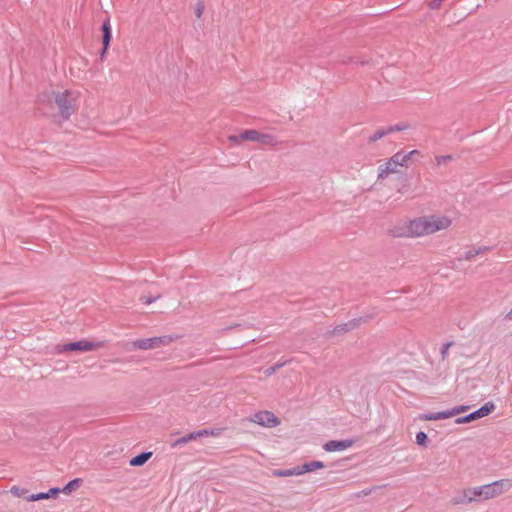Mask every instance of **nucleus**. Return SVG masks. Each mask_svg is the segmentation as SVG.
Instances as JSON below:
<instances>
[{
  "instance_id": "8",
  "label": "nucleus",
  "mask_w": 512,
  "mask_h": 512,
  "mask_svg": "<svg viewBox=\"0 0 512 512\" xmlns=\"http://www.w3.org/2000/svg\"><path fill=\"white\" fill-rule=\"evenodd\" d=\"M221 434V429H202L199 431L191 432L186 434L185 436L177 439L173 444L172 447L180 446L183 444H186L190 441L197 440L202 437H218Z\"/></svg>"
},
{
  "instance_id": "9",
  "label": "nucleus",
  "mask_w": 512,
  "mask_h": 512,
  "mask_svg": "<svg viewBox=\"0 0 512 512\" xmlns=\"http://www.w3.org/2000/svg\"><path fill=\"white\" fill-rule=\"evenodd\" d=\"M260 134H261V132H259L257 130H254V129H250V130L243 131L238 136H230L229 140L233 141L236 144H241L244 141H250V142H257L258 143Z\"/></svg>"
},
{
  "instance_id": "18",
  "label": "nucleus",
  "mask_w": 512,
  "mask_h": 512,
  "mask_svg": "<svg viewBox=\"0 0 512 512\" xmlns=\"http://www.w3.org/2000/svg\"><path fill=\"white\" fill-rule=\"evenodd\" d=\"M453 412H452V409L451 410H448V411H442V412H438V413H432V414H429V415H426L423 417L424 420H429V421H432V420H441V419H448V418H451L453 417Z\"/></svg>"
},
{
  "instance_id": "11",
  "label": "nucleus",
  "mask_w": 512,
  "mask_h": 512,
  "mask_svg": "<svg viewBox=\"0 0 512 512\" xmlns=\"http://www.w3.org/2000/svg\"><path fill=\"white\" fill-rule=\"evenodd\" d=\"M102 32H103V36H102L103 49L101 52V56H104V54L107 52V50L109 48L110 41L112 38L111 23H110L109 19L104 20V22L102 24Z\"/></svg>"
},
{
  "instance_id": "13",
  "label": "nucleus",
  "mask_w": 512,
  "mask_h": 512,
  "mask_svg": "<svg viewBox=\"0 0 512 512\" xmlns=\"http://www.w3.org/2000/svg\"><path fill=\"white\" fill-rule=\"evenodd\" d=\"M477 492H478L477 487L465 489L463 491V499H461L459 501H454V503L462 504V503H471V502L479 501Z\"/></svg>"
},
{
  "instance_id": "4",
  "label": "nucleus",
  "mask_w": 512,
  "mask_h": 512,
  "mask_svg": "<svg viewBox=\"0 0 512 512\" xmlns=\"http://www.w3.org/2000/svg\"><path fill=\"white\" fill-rule=\"evenodd\" d=\"M512 487V480L501 479L490 484L478 486V497L479 501L489 500L502 495Z\"/></svg>"
},
{
  "instance_id": "28",
  "label": "nucleus",
  "mask_w": 512,
  "mask_h": 512,
  "mask_svg": "<svg viewBox=\"0 0 512 512\" xmlns=\"http://www.w3.org/2000/svg\"><path fill=\"white\" fill-rule=\"evenodd\" d=\"M406 128H407V126H403V127H402V126H398V125H397V126H395V127H391V128H390V132H394V131H402V130H404V129H406Z\"/></svg>"
},
{
  "instance_id": "19",
  "label": "nucleus",
  "mask_w": 512,
  "mask_h": 512,
  "mask_svg": "<svg viewBox=\"0 0 512 512\" xmlns=\"http://www.w3.org/2000/svg\"><path fill=\"white\" fill-rule=\"evenodd\" d=\"M258 143L269 147H275L278 144V141L273 135L261 133Z\"/></svg>"
},
{
  "instance_id": "21",
  "label": "nucleus",
  "mask_w": 512,
  "mask_h": 512,
  "mask_svg": "<svg viewBox=\"0 0 512 512\" xmlns=\"http://www.w3.org/2000/svg\"><path fill=\"white\" fill-rule=\"evenodd\" d=\"M27 490L18 486H13L10 489V493L16 497H26Z\"/></svg>"
},
{
  "instance_id": "22",
  "label": "nucleus",
  "mask_w": 512,
  "mask_h": 512,
  "mask_svg": "<svg viewBox=\"0 0 512 512\" xmlns=\"http://www.w3.org/2000/svg\"><path fill=\"white\" fill-rule=\"evenodd\" d=\"M428 437L425 432H418L416 434V443L420 446H426Z\"/></svg>"
},
{
  "instance_id": "20",
  "label": "nucleus",
  "mask_w": 512,
  "mask_h": 512,
  "mask_svg": "<svg viewBox=\"0 0 512 512\" xmlns=\"http://www.w3.org/2000/svg\"><path fill=\"white\" fill-rule=\"evenodd\" d=\"M273 475L277 476V477L299 476L300 472L298 471L297 467H294V468L285 469V470H275L273 472Z\"/></svg>"
},
{
  "instance_id": "14",
  "label": "nucleus",
  "mask_w": 512,
  "mask_h": 512,
  "mask_svg": "<svg viewBox=\"0 0 512 512\" xmlns=\"http://www.w3.org/2000/svg\"><path fill=\"white\" fill-rule=\"evenodd\" d=\"M325 467L324 463L321 461H311L308 463L303 464L302 466H297L298 471L300 472V475L314 472L316 470L323 469Z\"/></svg>"
},
{
  "instance_id": "16",
  "label": "nucleus",
  "mask_w": 512,
  "mask_h": 512,
  "mask_svg": "<svg viewBox=\"0 0 512 512\" xmlns=\"http://www.w3.org/2000/svg\"><path fill=\"white\" fill-rule=\"evenodd\" d=\"M60 490L58 488H52L47 493H38V494H32L30 496H27V501H39L43 499H48L51 496L58 495Z\"/></svg>"
},
{
  "instance_id": "5",
  "label": "nucleus",
  "mask_w": 512,
  "mask_h": 512,
  "mask_svg": "<svg viewBox=\"0 0 512 512\" xmlns=\"http://www.w3.org/2000/svg\"><path fill=\"white\" fill-rule=\"evenodd\" d=\"M105 345L104 341H88V340H80L77 342H72L68 344H64L62 346H59L60 352H67V351H78V352H89V351H95L100 348H102Z\"/></svg>"
},
{
  "instance_id": "25",
  "label": "nucleus",
  "mask_w": 512,
  "mask_h": 512,
  "mask_svg": "<svg viewBox=\"0 0 512 512\" xmlns=\"http://www.w3.org/2000/svg\"><path fill=\"white\" fill-rule=\"evenodd\" d=\"M78 482L79 480L78 479H75V480H72L70 481L63 489V492L64 493H69L71 492L77 485H78Z\"/></svg>"
},
{
  "instance_id": "1",
  "label": "nucleus",
  "mask_w": 512,
  "mask_h": 512,
  "mask_svg": "<svg viewBox=\"0 0 512 512\" xmlns=\"http://www.w3.org/2000/svg\"><path fill=\"white\" fill-rule=\"evenodd\" d=\"M452 219L444 214H428L404 219L396 223L389 233L396 238H420L449 229Z\"/></svg>"
},
{
  "instance_id": "23",
  "label": "nucleus",
  "mask_w": 512,
  "mask_h": 512,
  "mask_svg": "<svg viewBox=\"0 0 512 512\" xmlns=\"http://www.w3.org/2000/svg\"><path fill=\"white\" fill-rule=\"evenodd\" d=\"M354 327H355V324H354V323H352V322H350V323H346V324H344V325H342V326H338V327L336 328V331H337L338 333H341V332H348V331H350L351 329H353Z\"/></svg>"
},
{
  "instance_id": "15",
  "label": "nucleus",
  "mask_w": 512,
  "mask_h": 512,
  "mask_svg": "<svg viewBox=\"0 0 512 512\" xmlns=\"http://www.w3.org/2000/svg\"><path fill=\"white\" fill-rule=\"evenodd\" d=\"M152 457V452H143L135 457H133L129 464L132 467H139L144 465L150 458Z\"/></svg>"
},
{
  "instance_id": "3",
  "label": "nucleus",
  "mask_w": 512,
  "mask_h": 512,
  "mask_svg": "<svg viewBox=\"0 0 512 512\" xmlns=\"http://www.w3.org/2000/svg\"><path fill=\"white\" fill-rule=\"evenodd\" d=\"M415 154H418L417 150H412L407 154L397 152L389 160L379 165L378 178H385L389 174L398 172V168L405 166Z\"/></svg>"
},
{
  "instance_id": "2",
  "label": "nucleus",
  "mask_w": 512,
  "mask_h": 512,
  "mask_svg": "<svg viewBox=\"0 0 512 512\" xmlns=\"http://www.w3.org/2000/svg\"><path fill=\"white\" fill-rule=\"evenodd\" d=\"M80 95V91L76 89L49 88L38 95L37 103L42 110L55 106L56 117L60 121H67L78 109Z\"/></svg>"
},
{
  "instance_id": "27",
  "label": "nucleus",
  "mask_w": 512,
  "mask_h": 512,
  "mask_svg": "<svg viewBox=\"0 0 512 512\" xmlns=\"http://www.w3.org/2000/svg\"><path fill=\"white\" fill-rule=\"evenodd\" d=\"M466 409L467 408L465 406H460V407L453 408L452 412H453V415L455 416V415H458V414L466 411Z\"/></svg>"
},
{
  "instance_id": "26",
  "label": "nucleus",
  "mask_w": 512,
  "mask_h": 512,
  "mask_svg": "<svg viewBox=\"0 0 512 512\" xmlns=\"http://www.w3.org/2000/svg\"><path fill=\"white\" fill-rule=\"evenodd\" d=\"M474 420V417L471 414L467 415V416H464V417H461V418H457L456 419V423L457 424H463V423H468V422H471Z\"/></svg>"
},
{
  "instance_id": "10",
  "label": "nucleus",
  "mask_w": 512,
  "mask_h": 512,
  "mask_svg": "<svg viewBox=\"0 0 512 512\" xmlns=\"http://www.w3.org/2000/svg\"><path fill=\"white\" fill-rule=\"evenodd\" d=\"M352 445H353L352 440H341V441L331 440V441H328L323 446V448L327 452H336V451L346 450V449L350 448Z\"/></svg>"
},
{
  "instance_id": "7",
  "label": "nucleus",
  "mask_w": 512,
  "mask_h": 512,
  "mask_svg": "<svg viewBox=\"0 0 512 512\" xmlns=\"http://www.w3.org/2000/svg\"><path fill=\"white\" fill-rule=\"evenodd\" d=\"M252 423L263 427L273 428L280 424L279 418L271 411L262 410L256 412L250 419Z\"/></svg>"
},
{
  "instance_id": "12",
  "label": "nucleus",
  "mask_w": 512,
  "mask_h": 512,
  "mask_svg": "<svg viewBox=\"0 0 512 512\" xmlns=\"http://www.w3.org/2000/svg\"><path fill=\"white\" fill-rule=\"evenodd\" d=\"M487 250L488 248L484 246L468 248L466 251L463 252L462 259L466 261H471L476 257L485 254Z\"/></svg>"
},
{
  "instance_id": "24",
  "label": "nucleus",
  "mask_w": 512,
  "mask_h": 512,
  "mask_svg": "<svg viewBox=\"0 0 512 512\" xmlns=\"http://www.w3.org/2000/svg\"><path fill=\"white\" fill-rule=\"evenodd\" d=\"M451 159L452 158L450 155H442V156H437L435 160L438 165H443V164H447L448 162H450Z\"/></svg>"
},
{
  "instance_id": "17",
  "label": "nucleus",
  "mask_w": 512,
  "mask_h": 512,
  "mask_svg": "<svg viewBox=\"0 0 512 512\" xmlns=\"http://www.w3.org/2000/svg\"><path fill=\"white\" fill-rule=\"evenodd\" d=\"M495 409V405L492 402H488L478 410L472 413L474 420L489 415Z\"/></svg>"
},
{
  "instance_id": "6",
  "label": "nucleus",
  "mask_w": 512,
  "mask_h": 512,
  "mask_svg": "<svg viewBox=\"0 0 512 512\" xmlns=\"http://www.w3.org/2000/svg\"><path fill=\"white\" fill-rule=\"evenodd\" d=\"M174 341L169 335L140 339L134 342V347L141 350H151L162 346H168Z\"/></svg>"
}]
</instances>
